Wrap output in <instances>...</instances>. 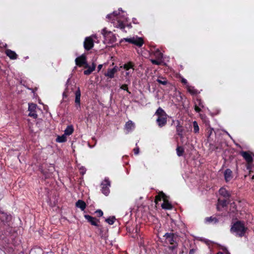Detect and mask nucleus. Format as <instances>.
I'll list each match as a JSON object with an SVG mask.
<instances>
[{"mask_svg":"<svg viewBox=\"0 0 254 254\" xmlns=\"http://www.w3.org/2000/svg\"><path fill=\"white\" fill-rule=\"evenodd\" d=\"M49 170L50 172V173H47L46 172L44 171L43 172V174L45 176L46 178H50L51 176V174L54 171V166H51Z\"/></svg>","mask_w":254,"mask_h":254,"instance_id":"obj_30","label":"nucleus"},{"mask_svg":"<svg viewBox=\"0 0 254 254\" xmlns=\"http://www.w3.org/2000/svg\"><path fill=\"white\" fill-rule=\"evenodd\" d=\"M151 62L156 65H160L162 63V59H151L150 60Z\"/></svg>","mask_w":254,"mask_h":254,"instance_id":"obj_32","label":"nucleus"},{"mask_svg":"<svg viewBox=\"0 0 254 254\" xmlns=\"http://www.w3.org/2000/svg\"><path fill=\"white\" fill-rule=\"evenodd\" d=\"M102 34L104 36L105 41L108 43L113 44L117 41V39L115 35L111 31H108L106 28H104L102 30Z\"/></svg>","mask_w":254,"mask_h":254,"instance_id":"obj_5","label":"nucleus"},{"mask_svg":"<svg viewBox=\"0 0 254 254\" xmlns=\"http://www.w3.org/2000/svg\"><path fill=\"white\" fill-rule=\"evenodd\" d=\"M156 114L159 116L166 115L164 110L161 108H159L156 112Z\"/></svg>","mask_w":254,"mask_h":254,"instance_id":"obj_37","label":"nucleus"},{"mask_svg":"<svg viewBox=\"0 0 254 254\" xmlns=\"http://www.w3.org/2000/svg\"><path fill=\"white\" fill-rule=\"evenodd\" d=\"M176 130H177L178 135L180 137L183 138V132L184 129H183L182 127L180 125V123L179 122H178V125L177 126V127H176Z\"/></svg>","mask_w":254,"mask_h":254,"instance_id":"obj_25","label":"nucleus"},{"mask_svg":"<svg viewBox=\"0 0 254 254\" xmlns=\"http://www.w3.org/2000/svg\"><path fill=\"white\" fill-rule=\"evenodd\" d=\"M224 177L227 182L230 181L232 179V172L230 169H227L225 171Z\"/></svg>","mask_w":254,"mask_h":254,"instance_id":"obj_16","label":"nucleus"},{"mask_svg":"<svg viewBox=\"0 0 254 254\" xmlns=\"http://www.w3.org/2000/svg\"><path fill=\"white\" fill-rule=\"evenodd\" d=\"M75 62L76 64L79 66H82L85 65V67H88V64H87L86 62V58L84 55H82L76 58Z\"/></svg>","mask_w":254,"mask_h":254,"instance_id":"obj_8","label":"nucleus"},{"mask_svg":"<svg viewBox=\"0 0 254 254\" xmlns=\"http://www.w3.org/2000/svg\"><path fill=\"white\" fill-rule=\"evenodd\" d=\"M227 205V201L226 200H220V199L218 200L217 209H219L220 207H224Z\"/></svg>","mask_w":254,"mask_h":254,"instance_id":"obj_27","label":"nucleus"},{"mask_svg":"<svg viewBox=\"0 0 254 254\" xmlns=\"http://www.w3.org/2000/svg\"><path fill=\"white\" fill-rule=\"evenodd\" d=\"M176 150H177V155L179 156H181L183 155V154L184 152V149L182 147H181V146L178 147Z\"/></svg>","mask_w":254,"mask_h":254,"instance_id":"obj_33","label":"nucleus"},{"mask_svg":"<svg viewBox=\"0 0 254 254\" xmlns=\"http://www.w3.org/2000/svg\"><path fill=\"white\" fill-rule=\"evenodd\" d=\"M84 217L89 222L91 223V225L96 226H98L97 220L95 218L89 215H85Z\"/></svg>","mask_w":254,"mask_h":254,"instance_id":"obj_17","label":"nucleus"},{"mask_svg":"<svg viewBox=\"0 0 254 254\" xmlns=\"http://www.w3.org/2000/svg\"><path fill=\"white\" fill-rule=\"evenodd\" d=\"M118 68L116 66L113 68H109L108 69L107 72L105 73V76L110 78H113L114 77V75L115 73L118 71Z\"/></svg>","mask_w":254,"mask_h":254,"instance_id":"obj_13","label":"nucleus"},{"mask_svg":"<svg viewBox=\"0 0 254 254\" xmlns=\"http://www.w3.org/2000/svg\"><path fill=\"white\" fill-rule=\"evenodd\" d=\"M94 43L91 37H86L84 42V47L85 50H89L93 48Z\"/></svg>","mask_w":254,"mask_h":254,"instance_id":"obj_12","label":"nucleus"},{"mask_svg":"<svg viewBox=\"0 0 254 254\" xmlns=\"http://www.w3.org/2000/svg\"><path fill=\"white\" fill-rule=\"evenodd\" d=\"M134 127V123L131 121H128L126 124L125 126L126 129L128 131H130Z\"/></svg>","mask_w":254,"mask_h":254,"instance_id":"obj_24","label":"nucleus"},{"mask_svg":"<svg viewBox=\"0 0 254 254\" xmlns=\"http://www.w3.org/2000/svg\"><path fill=\"white\" fill-rule=\"evenodd\" d=\"M217 254H219V253H217Z\"/></svg>","mask_w":254,"mask_h":254,"instance_id":"obj_47","label":"nucleus"},{"mask_svg":"<svg viewBox=\"0 0 254 254\" xmlns=\"http://www.w3.org/2000/svg\"><path fill=\"white\" fill-rule=\"evenodd\" d=\"M163 199V202L161 205L163 209L170 210L172 208V204L168 201L167 196L163 192H160L155 197V201L157 203L158 201Z\"/></svg>","mask_w":254,"mask_h":254,"instance_id":"obj_4","label":"nucleus"},{"mask_svg":"<svg viewBox=\"0 0 254 254\" xmlns=\"http://www.w3.org/2000/svg\"><path fill=\"white\" fill-rule=\"evenodd\" d=\"M120 88L127 91L129 94H130V92L128 90L127 85V84H123L122 86H121Z\"/></svg>","mask_w":254,"mask_h":254,"instance_id":"obj_38","label":"nucleus"},{"mask_svg":"<svg viewBox=\"0 0 254 254\" xmlns=\"http://www.w3.org/2000/svg\"><path fill=\"white\" fill-rule=\"evenodd\" d=\"M37 106L36 104L34 103H29L28 104V111L29 112V116L33 117L34 119L37 118V115L36 113V110Z\"/></svg>","mask_w":254,"mask_h":254,"instance_id":"obj_9","label":"nucleus"},{"mask_svg":"<svg viewBox=\"0 0 254 254\" xmlns=\"http://www.w3.org/2000/svg\"><path fill=\"white\" fill-rule=\"evenodd\" d=\"M124 40L126 42L133 44L138 47H141L143 44V40L142 38L138 37H133L130 38H125Z\"/></svg>","mask_w":254,"mask_h":254,"instance_id":"obj_7","label":"nucleus"},{"mask_svg":"<svg viewBox=\"0 0 254 254\" xmlns=\"http://www.w3.org/2000/svg\"><path fill=\"white\" fill-rule=\"evenodd\" d=\"M133 151H134V154L135 155H137L139 153V148L138 147L135 148L133 149Z\"/></svg>","mask_w":254,"mask_h":254,"instance_id":"obj_42","label":"nucleus"},{"mask_svg":"<svg viewBox=\"0 0 254 254\" xmlns=\"http://www.w3.org/2000/svg\"><path fill=\"white\" fill-rule=\"evenodd\" d=\"M193 131L194 133H198L199 132V127L196 121L193 122Z\"/></svg>","mask_w":254,"mask_h":254,"instance_id":"obj_35","label":"nucleus"},{"mask_svg":"<svg viewBox=\"0 0 254 254\" xmlns=\"http://www.w3.org/2000/svg\"><path fill=\"white\" fill-rule=\"evenodd\" d=\"M241 155L242 156L244 157V158L246 160V161L247 162V163H248V165L247 166V169H251V167H250V164L252 163L253 161V157L252 156V155L248 152H242L241 153Z\"/></svg>","mask_w":254,"mask_h":254,"instance_id":"obj_11","label":"nucleus"},{"mask_svg":"<svg viewBox=\"0 0 254 254\" xmlns=\"http://www.w3.org/2000/svg\"><path fill=\"white\" fill-rule=\"evenodd\" d=\"M190 254H192L193 253V250H190Z\"/></svg>","mask_w":254,"mask_h":254,"instance_id":"obj_46","label":"nucleus"},{"mask_svg":"<svg viewBox=\"0 0 254 254\" xmlns=\"http://www.w3.org/2000/svg\"><path fill=\"white\" fill-rule=\"evenodd\" d=\"M1 215L2 216H0V218H1L2 216H4V217H5V220H8L9 218H10V217H8V216H6V214L3 213H1Z\"/></svg>","mask_w":254,"mask_h":254,"instance_id":"obj_41","label":"nucleus"},{"mask_svg":"<svg viewBox=\"0 0 254 254\" xmlns=\"http://www.w3.org/2000/svg\"><path fill=\"white\" fill-rule=\"evenodd\" d=\"M96 212L98 214L99 216H102L103 215V212L101 210H98Z\"/></svg>","mask_w":254,"mask_h":254,"instance_id":"obj_40","label":"nucleus"},{"mask_svg":"<svg viewBox=\"0 0 254 254\" xmlns=\"http://www.w3.org/2000/svg\"><path fill=\"white\" fill-rule=\"evenodd\" d=\"M157 123L160 127H162L166 124L167 118L166 115H162L158 117Z\"/></svg>","mask_w":254,"mask_h":254,"instance_id":"obj_14","label":"nucleus"},{"mask_svg":"<svg viewBox=\"0 0 254 254\" xmlns=\"http://www.w3.org/2000/svg\"><path fill=\"white\" fill-rule=\"evenodd\" d=\"M188 91L191 94L194 95L197 93V91L194 89V87L190 86L189 84L186 87Z\"/></svg>","mask_w":254,"mask_h":254,"instance_id":"obj_26","label":"nucleus"},{"mask_svg":"<svg viewBox=\"0 0 254 254\" xmlns=\"http://www.w3.org/2000/svg\"><path fill=\"white\" fill-rule=\"evenodd\" d=\"M247 230L244 224L240 221L235 223L232 226L231 231L232 233H235L236 235L242 237Z\"/></svg>","mask_w":254,"mask_h":254,"instance_id":"obj_2","label":"nucleus"},{"mask_svg":"<svg viewBox=\"0 0 254 254\" xmlns=\"http://www.w3.org/2000/svg\"><path fill=\"white\" fill-rule=\"evenodd\" d=\"M107 18L112 19L115 27L120 29L125 28L124 20L121 19V17L119 15V12L114 11L113 13L107 15Z\"/></svg>","mask_w":254,"mask_h":254,"instance_id":"obj_1","label":"nucleus"},{"mask_svg":"<svg viewBox=\"0 0 254 254\" xmlns=\"http://www.w3.org/2000/svg\"><path fill=\"white\" fill-rule=\"evenodd\" d=\"M75 103H76V106L77 108H80V91L79 88L78 89L77 91H76L75 93Z\"/></svg>","mask_w":254,"mask_h":254,"instance_id":"obj_15","label":"nucleus"},{"mask_svg":"<svg viewBox=\"0 0 254 254\" xmlns=\"http://www.w3.org/2000/svg\"><path fill=\"white\" fill-rule=\"evenodd\" d=\"M120 68H123L125 69L126 81L130 83V78L134 72V64L131 62H128L124 64L123 66H121Z\"/></svg>","mask_w":254,"mask_h":254,"instance_id":"obj_3","label":"nucleus"},{"mask_svg":"<svg viewBox=\"0 0 254 254\" xmlns=\"http://www.w3.org/2000/svg\"><path fill=\"white\" fill-rule=\"evenodd\" d=\"M67 140L66 136L64 134L62 136H59L56 139V141L58 142H64Z\"/></svg>","mask_w":254,"mask_h":254,"instance_id":"obj_28","label":"nucleus"},{"mask_svg":"<svg viewBox=\"0 0 254 254\" xmlns=\"http://www.w3.org/2000/svg\"><path fill=\"white\" fill-rule=\"evenodd\" d=\"M205 221L208 223H216L218 222L217 219L215 217H207L205 218Z\"/></svg>","mask_w":254,"mask_h":254,"instance_id":"obj_31","label":"nucleus"},{"mask_svg":"<svg viewBox=\"0 0 254 254\" xmlns=\"http://www.w3.org/2000/svg\"><path fill=\"white\" fill-rule=\"evenodd\" d=\"M152 53L156 59H163V54L159 50V49H155L152 51Z\"/></svg>","mask_w":254,"mask_h":254,"instance_id":"obj_19","label":"nucleus"},{"mask_svg":"<svg viewBox=\"0 0 254 254\" xmlns=\"http://www.w3.org/2000/svg\"><path fill=\"white\" fill-rule=\"evenodd\" d=\"M197 102H198V106L200 107H203V105H202V103H201L200 100H197Z\"/></svg>","mask_w":254,"mask_h":254,"instance_id":"obj_45","label":"nucleus"},{"mask_svg":"<svg viewBox=\"0 0 254 254\" xmlns=\"http://www.w3.org/2000/svg\"><path fill=\"white\" fill-rule=\"evenodd\" d=\"M115 220V217L114 216L110 217L106 219V222H107L110 225H112L114 224Z\"/></svg>","mask_w":254,"mask_h":254,"instance_id":"obj_36","label":"nucleus"},{"mask_svg":"<svg viewBox=\"0 0 254 254\" xmlns=\"http://www.w3.org/2000/svg\"><path fill=\"white\" fill-rule=\"evenodd\" d=\"M194 109L196 112H199L201 111L200 107H199L196 103L195 105L194 106Z\"/></svg>","mask_w":254,"mask_h":254,"instance_id":"obj_39","label":"nucleus"},{"mask_svg":"<svg viewBox=\"0 0 254 254\" xmlns=\"http://www.w3.org/2000/svg\"><path fill=\"white\" fill-rule=\"evenodd\" d=\"M88 68L87 70L84 71V74L85 75H89L91 73L92 71H93L96 67V64L94 63H92L91 66L87 67Z\"/></svg>","mask_w":254,"mask_h":254,"instance_id":"obj_23","label":"nucleus"},{"mask_svg":"<svg viewBox=\"0 0 254 254\" xmlns=\"http://www.w3.org/2000/svg\"><path fill=\"white\" fill-rule=\"evenodd\" d=\"M75 205L77 207L79 208L82 211L84 210L86 206L85 202L81 200H78L76 202Z\"/></svg>","mask_w":254,"mask_h":254,"instance_id":"obj_20","label":"nucleus"},{"mask_svg":"<svg viewBox=\"0 0 254 254\" xmlns=\"http://www.w3.org/2000/svg\"><path fill=\"white\" fill-rule=\"evenodd\" d=\"M159 83L162 85H166L168 83L167 80L163 77H159L156 80Z\"/></svg>","mask_w":254,"mask_h":254,"instance_id":"obj_29","label":"nucleus"},{"mask_svg":"<svg viewBox=\"0 0 254 254\" xmlns=\"http://www.w3.org/2000/svg\"><path fill=\"white\" fill-rule=\"evenodd\" d=\"M219 193L225 198H229L230 196V193L223 188H222L219 190Z\"/></svg>","mask_w":254,"mask_h":254,"instance_id":"obj_22","label":"nucleus"},{"mask_svg":"<svg viewBox=\"0 0 254 254\" xmlns=\"http://www.w3.org/2000/svg\"><path fill=\"white\" fill-rule=\"evenodd\" d=\"M102 66H103L102 64L98 65V67H97L98 71H99L101 69V68H102Z\"/></svg>","mask_w":254,"mask_h":254,"instance_id":"obj_44","label":"nucleus"},{"mask_svg":"<svg viewBox=\"0 0 254 254\" xmlns=\"http://www.w3.org/2000/svg\"><path fill=\"white\" fill-rule=\"evenodd\" d=\"M182 82L184 84H185L186 86L188 84L187 80L185 78H182Z\"/></svg>","mask_w":254,"mask_h":254,"instance_id":"obj_43","label":"nucleus"},{"mask_svg":"<svg viewBox=\"0 0 254 254\" xmlns=\"http://www.w3.org/2000/svg\"><path fill=\"white\" fill-rule=\"evenodd\" d=\"M164 237H165L166 242L169 243L170 245H174L176 242V237L173 233H166Z\"/></svg>","mask_w":254,"mask_h":254,"instance_id":"obj_10","label":"nucleus"},{"mask_svg":"<svg viewBox=\"0 0 254 254\" xmlns=\"http://www.w3.org/2000/svg\"><path fill=\"white\" fill-rule=\"evenodd\" d=\"M5 54L12 60H15L17 59V54L13 51H11L9 49H7L5 50Z\"/></svg>","mask_w":254,"mask_h":254,"instance_id":"obj_18","label":"nucleus"},{"mask_svg":"<svg viewBox=\"0 0 254 254\" xmlns=\"http://www.w3.org/2000/svg\"><path fill=\"white\" fill-rule=\"evenodd\" d=\"M171 246H169L168 247L169 249L171 250L174 254H177V251H174V250H175L177 247H178V244L175 243L174 245H171Z\"/></svg>","mask_w":254,"mask_h":254,"instance_id":"obj_34","label":"nucleus"},{"mask_svg":"<svg viewBox=\"0 0 254 254\" xmlns=\"http://www.w3.org/2000/svg\"><path fill=\"white\" fill-rule=\"evenodd\" d=\"M101 191L105 195H108L110 193L109 188L111 186L110 181L108 178H106L102 182L101 184Z\"/></svg>","mask_w":254,"mask_h":254,"instance_id":"obj_6","label":"nucleus"},{"mask_svg":"<svg viewBox=\"0 0 254 254\" xmlns=\"http://www.w3.org/2000/svg\"><path fill=\"white\" fill-rule=\"evenodd\" d=\"M74 130L73 127L72 125L68 126L64 131V134L67 135H71Z\"/></svg>","mask_w":254,"mask_h":254,"instance_id":"obj_21","label":"nucleus"}]
</instances>
